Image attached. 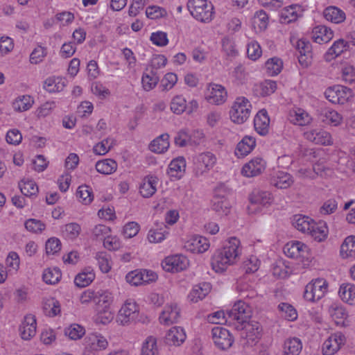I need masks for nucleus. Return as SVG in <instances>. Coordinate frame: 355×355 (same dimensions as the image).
Segmentation results:
<instances>
[{"mask_svg": "<svg viewBox=\"0 0 355 355\" xmlns=\"http://www.w3.org/2000/svg\"><path fill=\"white\" fill-rule=\"evenodd\" d=\"M241 254L240 241L231 237L222 249L216 252L212 257V268L217 272L224 271L227 266L235 263Z\"/></svg>", "mask_w": 355, "mask_h": 355, "instance_id": "nucleus-1", "label": "nucleus"}, {"mask_svg": "<svg viewBox=\"0 0 355 355\" xmlns=\"http://www.w3.org/2000/svg\"><path fill=\"white\" fill-rule=\"evenodd\" d=\"M187 6L190 14L198 21L209 23L214 17V6L207 0H189Z\"/></svg>", "mask_w": 355, "mask_h": 355, "instance_id": "nucleus-2", "label": "nucleus"}, {"mask_svg": "<svg viewBox=\"0 0 355 355\" xmlns=\"http://www.w3.org/2000/svg\"><path fill=\"white\" fill-rule=\"evenodd\" d=\"M251 108V103L245 97L236 98L230 112L232 121L238 124L243 123L249 118Z\"/></svg>", "mask_w": 355, "mask_h": 355, "instance_id": "nucleus-3", "label": "nucleus"}, {"mask_svg": "<svg viewBox=\"0 0 355 355\" xmlns=\"http://www.w3.org/2000/svg\"><path fill=\"white\" fill-rule=\"evenodd\" d=\"M217 158L211 152L207 151L198 154L194 158L193 172L196 177H202L208 173L216 165Z\"/></svg>", "mask_w": 355, "mask_h": 355, "instance_id": "nucleus-4", "label": "nucleus"}, {"mask_svg": "<svg viewBox=\"0 0 355 355\" xmlns=\"http://www.w3.org/2000/svg\"><path fill=\"white\" fill-rule=\"evenodd\" d=\"M139 315V307L134 300H125L120 309L116 317V322L123 325H128L137 320Z\"/></svg>", "mask_w": 355, "mask_h": 355, "instance_id": "nucleus-5", "label": "nucleus"}, {"mask_svg": "<svg viewBox=\"0 0 355 355\" xmlns=\"http://www.w3.org/2000/svg\"><path fill=\"white\" fill-rule=\"evenodd\" d=\"M84 355H97L100 351L105 350L109 345L107 338L99 333L88 334L85 338Z\"/></svg>", "mask_w": 355, "mask_h": 355, "instance_id": "nucleus-6", "label": "nucleus"}, {"mask_svg": "<svg viewBox=\"0 0 355 355\" xmlns=\"http://www.w3.org/2000/svg\"><path fill=\"white\" fill-rule=\"evenodd\" d=\"M328 284L322 278L315 279L309 283L304 292V297L309 302H315L324 297L327 291Z\"/></svg>", "mask_w": 355, "mask_h": 355, "instance_id": "nucleus-7", "label": "nucleus"}, {"mask_svg": "<svg viewBox=\"0 0 355 355\" xmlns=\"http://www.w3.org/2000/svg\"><path fill=\"white\" fill-rule=\"evenodd\" d=\"M252 309L249 305L241 300L236 302L232 308L227 311L229 322L236 321L239 324H243L251 317Z\"/></svg>", "mask_w": 355, "mask_h": 355, "instance_id": "nucleus-8", "label": "nucleus"}, {"mask_svg": "<svg viewBox=\"0 0 355 355\" xmlns=\"http://www.w3.org/2000/svg\"><path fill=\"white\" fill-rule=\"evenodd\" d=\"M325 97L334 104H345L352 97V91L342 85L329 87L324 92Z\"/></svg>", "mask_w": 355, "mask_h": 355, "instance_id": "nucleus-9", "label": "nucleus"}, {"mask_svg": "<svg viewBox=\"0 0 355 355\" xmlns=\"http://www.w3.org/2000/svg\"><path fill=\"white\" fill-rule=\"evenodd\" d=\"M284 252L290 258L301 259L302 261L306 259L307 263H304V265H309V248L303 243L297 241H291L284 245Z\"/></svg>", "mask_w": 355, "mask_h": 355, "instance_id": "nucleus-10", "label": "nucleus"}, {"mask_svg": "<svg viewBox=\"0 0 355 355\" xmlns=\"http://www.w3.org/2000/svg\"><path fill=\"white\" fill-rule=\"evenodd\" d=\"M346 338L341 332L331 334L322 345L324 355H333L345 343Z\"/></svg>", "mask_w": 355, "mask_h": 355, "instance_id": "nucleus-11", "label": "nucleus"}, {"mask_svg": "<svg viewBox=\"0 0 355 355\" xmlns=\"http://www.w3.org/2000/svg\"><path fill=\"white\" fill-rule=\"evenodd\" d=\"M227 97V92L223 86L214 83L209 85L205 98L209 103L221 105L226 101Z\"/></svg>", "mask_w": 355, "mask_h": 355, "instance_id": "nucleus-12", "label": "nucleus"}, {"mask_svg": "<svg viewBox=\"0 0 355 355\" xmlns=\"http://www.w3.org/2000/svg\"><path fill=\"white\" fill-rule=\"evenodd\" d=\"M212 338L215 345L221 349L230 348L233 342V337L230 331L221 327H216L211 330Z\"/></svg>", "mask_w": 355, "mask_h": 355, "instance_id": "nucleus-13", "label": "nucleus"}, {"mask_svg": "<svg viewBox=\"0 0 355 355\" xmlns=\"http://www.w3.org/2000/svg\"><path fill=\"white\" fill-rule=\"evenodd\" d=\"M266 165V162L261 157H254L243 165L241 173L247 178L259 175L264 171Z\"/></svg>", "mask_w": 355, "mask_h": 355, "instance_id": "nucleus-14", "label": "nucleus"}, {"mask_svg": "<svg viewBox=\"0 0 355 355\" xmlns=\"http://www.w3.org/2000/svg\"><path fill=\"white\" fill-rule=\"evenodd\" d=\"M304 135L307 140L315 144L331 145L333 143L331 135L322 129L307 130Z\"/></svg>", "mask_w": 355, "mask_h": 355, "instance_id": "nucleus-15", "label": "nucleus"}, {"mask_svg": "<svg viewBox=\"0 0 355 355\" xmlns=\"http://www.w3.org/2000/svg\"><path fill=\"white\" fill-rule=\"evenodd\" d=\"M188 265V260L182 255L167 257L162 263L163 268L168 272H178L184 270Z\"/></svg>", "mask_w": 355, "mask_h": 355, "instance_id": "nucleus-16", "label": "nucleus"}, {"mask_svg": "<svg viewBox=\"0 0 355 355\" xmlns=\"http://www.w3.org/2000/svg\"><path fill=\"white\" fill-rule=\"evenodd\" d=\"M36 319L33 315H27L24 317L19 327V332L21 338L24 340H30L36 334Z\"/></svg>", "mask_w": 355, "mask_h": 355, "instance_id": "nucleus-17", "label": "nucleus"}, {"mask_svg": "<svg viewBox=\"0 0 355 355\" xmlns=\"http://www.w3.org/2000/svg\"><path fill=\"white\" fill-rule=\"evenodd\" d=\"M250 206L248 207L250 213L255 211L256 208H253L257 205L265 206L271 202L272 195L268 191L254 190L250 196Z\"/></svg>", "mask_w": 355, "mask_h": 355, "instance_id": "nucleus-18", "label": "nucleus"}, {"mask_svg": "<svg viewBox=\"0 0 355 355\" xmlns=\"http://www.w3.org/2000/svg\"><path fill=\"white\" fill-rule=\"evenodd\" d=\"M270 182L278 189H285L290 187L293 184L294 180L289 173L277 171L273 172Z\"/></svg>", "mask_w": 355, "mask_h": 355, "instance_id": "nucleus-19", "label": "nucleus"}, {"mask_svg": "<svg viewBox=\"0 0 355 355\" xmlns=\"http://www.w3.org/2000/svg\"><path fill=\"white\" fill-rule=\"evenodd\" d=\"M184 329L180 327L171 328L165 336V343L171 346H180L186 339Z\"/></svg>", "mask_w": 355, "mask_h": 355, "instance_id": "nucleus-20", "label": "nucleus"}, {"mask_svg": "<svg viewBox=\"0 0 355 355\" xmlns=\"http://www.w3.org/2000/svg\"><path fill=\"white\" fill-rule=\"evenodd\" d=\"M180 318V309L176 304H170L164 307L159 320L161 324L169 325L177 322Z\"/></svg>", "mask_w": 355, "mask_h": 355, "instance_id": "nucleus-21", "label": "nucleus"}, {"mask_svg": "<svg viewBox=\"0 0 355 355\" xmlns=\"http://www.w3.org/2000/svg\"><path fill=\"white\" fill-rule=\"evenodd\" d=\"M269 124L270 119L266 110L258 112L254 119L255 130L261 135H266L268 132Z\"/></svg>", "mask_w": 355, "mask_h": 355, "instance_id": "nucleus-22", "label": "nucleus"}, {"mask_svg": "<svg viewBox=\"0 0 355 355\" xmlns=\"http://www.w3.org/2000/svg\"><path fill=\"white\" fill-rule=\"evenodd\" d=\"M186 247L193 253H202L208 250L209 243L205 237L194 236L187 242Z\"/></svg>", "mask_w": 355, "mask_h": 355, "instance_id": "nucleus-23", "label": "nucleus"}, {"mask_svg": "<svg viewBox=\"0 0 355 355\" xmlns=\"http://www.w3.org/2000/svg\"><path fill=\"white\" fill-rule=\"evenodd\" d=\"M211 209L219 216H227L230 212L231 205L223 196L215 195L211 200Z\"/></svg>", "mask_w": 355, "mask_h": 355, "instance_id": "nucleus-24", "label": "nucleus"}, {"mask_svg": "<svg viewBox=\"0 0 355 355\" xmlns=\"http://www.w3.org/2000/svg\"><path fill=\"white\" fill-rule=\"evenodd\" d=\"M334 37L333 31L325 26H317L312 31L313 40L318 44L327 43Z\"/></svg>", "mask_w": 355, "mask_h": 355, "instance_id": "nucleus-25", "label": "nucleus"}, {"mask_svg": "<svg viewBox=\"0 0 355 355\" xmlns=\"http://www.w3.org/2000/svg\"><path fill=\"white\" fill-rule=\"evenodd\" d=\"M348 49V43L343 39L335 41L333 45L328 49L324 55L327 62H331L332 60L340 55Z\"/></svg>", "mask_w": 355, "mask_h": 355, "instance_id": "nucleus-26", "label": "nucleus"}, {"mask_svg": "<svg viewBox=\"0 0 355 355\" xmlns=\"http://www.w3.org/2000/svg\"><path fill=\"white\" fill-rule=\"evenodd\" d=\"M256 145L255 139L251 136H245L237 144L235 154L238 157L248 155Z\"/></svg>", "mask_w": 355, "mask_h": 355, "instance_id": "nucleus-27", "label": "nucleus"}, {"mask_svg": "<svg viewBox=\"0 0 355 355\" xmlns=\"http://www.w3.org/2000/svg\"><path fill=\"white\" fill-rule=\"evenodd\" d=\"M185 169V159L183 157H178L171 162L168 166V173L171 177L180 179L183 176Z\"/></svg>", "mask_w": 355, "mask_h": 355, "instance_id": "nucleus-28", "label": "nucleus"}, {"mask_svg": "<svg viewBox=\"0 0 355 355\" xmlns=\"http://www.w3.org/2000/svg\"><path fill=\"white\" fill-rule=\"evenodd\" d=\"M158 179L155 176L146 177L140 186V193L144 198L151 197L157 191Z\"/></svg>", "mask_w": 355, "mask_h": 355, "instance_id": "nucleus-29", "label": "nucleus"}, {"mask_svg": "<svg viewBox=\"0 0 355 355\" xmlns=\"http://www.w3.org/2000/svg\"><path fill=\"white\" fill-rule=\"evenodd\" d=\"M211 284L207 282H203L196 285L189 295V298L192 302H198L202 300L210 292Z\"/></svg>", "mask_w": 355, "mask_h": 355, "instance_id": "nucleus-30", "label": "nucleus"}, {"mask_svg": "<svg viewBox=\"0 0 355 355\" xmlns=\"http://www.w3.org/2000/svg\"><path fill=\"white\" fill-rule=\"evenodd\" d=\"M307 234H310L314 240L318 242L324 241L328 234L326 223L323 221H320L318 223L313 222Z\"/></svg>", "mask_w": 355, "mask_h": 355, "instance_id": "nucleus-31", "label": "nucleus"}, {"mask_svg": "<svg viewBox=\"0 0 355 355\" xmlns=\"http://www.w3.org/2000/svg\"><path fill=\"white\" fill-rule=\"evenodd\" d=\"M320 119L322 122L334 126L338 125L343 120L342 116L338 112L330 108L322 110Z\"/></svg>", "mask_w": 355, "mask_h": 355, "instance_id": "nucleus-32", "label": "nucleus"}, {"mask_svg": "<svg viewBox=\"0 0 355 355\" xmlns=\"http://www.w3.org/2000/svg\"><path fill=\"white\" fill-rule=\"evenodd\" d=\"M302 349V344L298 338H290L284 341L283 345L284 355H299Z\"/></svg>", "mask_w": 355, "mask_h": 355, "instance_id": "nucleus-33", "label": "nucleus"}, {"mask_svg": "<svg viewBox=\"0 0 355 355\" xmlns=\"http://www.w3.org/2000/svg\"><path fill=\"white\" fill-rule=\"evenodd\" d=\"M169 135L164 133L153 140L150 144L149 148L155 153H163L167 150L169 147Z\"/></svg>", "mask_w": 355, "mask_h": 355, "instance_id": "nucleus-34", "label": "nucleus"}, {"mask_svg": "<svg viewBox=\"0 0 355 355\" xmlns=\"http://www.w3.org/2000/svg\"><path fill=\"white\" fill-rule=\"evenodd\" d=\"M94 278L95 273L94 270L90 267H87L76 276L74 283L78 287H85L89 285Z\"/></svg>", "mask_w": 355, "mask_h": 355, "instance_id": "nucleus-35", "label": "nucleus"}, {"mask_svg": "<svg viewBox=\"0 0 355 355\" xmlns=\"http://www.w3.org/2000/svg\"><path fill=\"white\" fill-rule=\"evenodd\" d=\"M66 80L62 77H50L44 84V88L50 93L59 92L65 87Z\"/></svg>", "mask_w": 355, "mask_h": 355, "instance_id": "nucleus-36", "label": "nucleus"}, {"mask_svg": "<svg viewBox=\"0 0 355 355\" xmlns=\"http://www.w3.org/2000/svg\"><path fill=\"white\" fill-rule=\"evenodd\" d=\"M289 120L294 124L305 125L309 123L311 117L304 110L297 108L290 112Z\"/></svg>", "mask_w": 355, "mask_h": 355, "instance_id": "nucleus-37", "label": "nucleus"}, {"mask_svg": "<svg viewBox=\"0 0 355 355\" xmlns=\"http://www.w3.org/2000/svg\"><path fill=\"white\" fill-rule=\"evenodd\" d=\"M340 252L343 259L355 258V236H349L344 240Z\"/></svg>", "mask_w": 355, "mask_h": 355, "instance_id": "nucleus-38", "label": "nucleus"}, {"mask_svg": "<svg viewBox=\"0 0 355 355\" xmlns=\"http://www.w3.org/2000/svg\"><path fill=\"white\" fill-rule=\"evenodd\" d=\"M324 18L335 24L343 22L345 19V14L340 9L335 6L327 8L323 12Z\"/></svg>", "mask_w": 355, "mask_h": 355, "instance_id": "nucleus-39", "label": "nucleus"}, {"mask_svg": "<svg viewBox=\"0 0 355 355\" xmlns=\"http://www.w3.org/2000/svg\"><path fill=\"white\" fill-rule=\"evenodd\" d=\"M338 293L343 301L350 304H355V285L350 283L343 284Z\"/></svg>", "mask_w": 355, "mask_h": 355, "instance_id": "nucleus-40", "label": "nucleus"}, {"mask_svg": "<svg viewBox=\"0 0 355 355\" xmlns=\"http://www.w3.org/2000/svg\"><path fill=\"white\" fill-rule=\"evenodd\" d=\"M117 163L112 159H105L98 161L96 164V171L102 174L109 175L117 169Z\"/></svg>", "mask_w": 355, "mask_h": 355, "instance_id": "nucleus-41", "label": "nucleus"}, {"mask_svg": "<svg viewBox=\"0 0 355 355\" xmlns=\"http://www.w3.org/2000/svg\"><path fill=\"white\" fill-rule=\"evenodd\" d=\"M241 325L243 326L242 329L245 330V338L248 342L250 340L253 343L259 338L261 329L258 322L250 323L246 322Z\"/></svg>", "mask_w": 355, "mask_h": 355, "instance_id": "nucleus-42", "label": "nucleus"}, {"mask_svg": "<svg viewBox=\"0 0 355 355\" xmlns=\"http://www.w3.org/2000/svg\"><path fill=\"white\" fill-rule=\"evenodd\" d=\"M313 222L307 216L295 215L293 220V225L297 230L307 234Z\"/></svg>", "mask_w": 355, "mask_h": 355, "instance_id": "nucleus-43", "label": "nucleus"}, {"mask_svg": "<svg viewBox=\"0 0 355 355\" xmlns=\"http://www.w3.org/2000/svg\"><path fill=\"white\" fill-rule=\"evenodd\" d=\"M81 232L80 225L76 223H71L62 227V234L64 238L69 240L76 239Z\"/></svg>", "mask_w": 355, "mask_h": 355, "instance_id": "nucleus-44", "label": "nucleus"}, {"mask_svg": "<svg viewBox=\"0 0 355 355\" xmlns=\"http://www.w3.org/2000/svg\"><path fill=\"white\" fill-rule=\"evenodd\" d=\"M21 192L25 196H36L38 193V187L35 182L31 180H21L19 183Z\"/></svg>", "mask_w": 355, "mask_h": 355, "instance_id": "nucleus-45", "label": "nucleus"}, {"mask_svg": "<svg viewBox=\"0 0 355 355\" xmlns=\"http://www.w3.org/2000/svg\"><path fill=\"white\" fill-rule=\"evenodd\" d=\"M43 310L45 315L54 317L60 313V304L55 299L49 298L44 302Z\"/></svg>", "mask_w": 355, "mask_h": 355, "instance_id": "nucleus-46", "label": "nucleus"}, {"mask_svg": "<svg viewBox=\"0 0 355 355\" xmlns=\"http://www.w3.org/2000/svg\"><path fill=\"white\" fill-rule=\"evenodd\" d=\"M159 80V78L154 70H151L149 73H144L141 78L143 88L150 91L157 85Z\"/></svg>", "mask_w": 355, "mask_h": 355, "instance_id": "nucleus-47", "label": "nucleus"}, {"mask_svg": "<svg viewBox=\"0 0 355 355\" xmlns=\"http://www.w3.org/2000/svg\"><path fill=\"white\" fill-rule=\"evenodd\" d=\"M113 302L112 294L107 291H98L96 293L95 302L97 304V308H110Z\"/></svg>", "mask_w": 355, "mask_h": 355, "instance_id": "nucleus-48", "label": "nucleus"}, {"mask_svg": "<svg viewBox=\"0 0 355 355\" xmlns=\"http://www.w3.org/2000/svg\"><path fill=\"white\" fill-rule=\"evenodd\" d=\"M114 144L115 140L113 138L107 137L96 144L93 147V151L96 155H104L110 151Z\"/></svg>", "mask_w": 355, "mask_h": 355, "instance_id": "nucleus-49", "label": "nucleus"}, {"mask_svg": "<svg viewBox=\"0 0 355 355\" xmlns=\"http://www.w3.org/2000/svg\"><path fill=\"white\" fill-rule=\"evenodd\" d=\"M114 318V313L110 308H97V314L95 317L96 324H107Z\"/></svg>", "mask_w": 355, "mask_h": 355, "instance_id": "nucleus-50", "label": "nucleus"}, {"mask_svg": "<svg viewBox=\"0 0 355 355\" xmlns=\"http://www.w3.org/2000/svg\"><path fill=\"white\" fill-rule=\"evenodd\" d=\"M33 103V99L28 95L17 98L12 103L15 110L24 112L29 110Z\"/></svg>", "mask_w": 355, "mask_h": 355, "instance_id": "nucleus-51", "label": "nucleus"}, {"mask_svg": "<svg viewBox=\"0 0 355 355\" xmlns=\"http://www.w3.org/2000/svg\"><path fill=\"white\" fill-rule=\"evenodd\" d=\"M62 274L60 270L57 268H47L44 270L42 278L48 284H55L61 279Z\"/></svg>", "mask_w": 355, "mask_h": 355, "instance_id": "nucleus-52", "label": "nucleus"}, {"mask_svg": "<svg viewBox=\"0 0 355 355\" xmlns=\"http://www.w3.org/2000/svg\"><path fill=\"white\" fill-rule=\"evenodd\" d=\"M277 89L276 82L270 80H265L257 86L256 90L262 96H269Z\"/></svg>", "mask_w": 355, "mask_h": 355, "instance_id": "nucleus-53", "label": "nucleus"}, {"mask_svg": "<svg viewBox=\"0 0 355 355\" xmlns=\"http://www.w3.org/2000/svg\"><path fill=\"white\" fill-rule=\"evenodd\" d=\"M64 334L71 340H78L85 335V330L83 327L73 324L65 329Z\"/></svg>", "mask_w": 355, "mask_h": 355, "instance_id": "nucleus-54", "label": "nucleus"}, {"mask_svg": "<svg viewBox=\"0 0 355 355\" xmlns=\"http://www.w3.org/2000/svg\"><path fill=\"white\" fill-rule=\"evenodd\" d=\"M187 107V101L182 96H176L172 99L171 103V110L173 113L180 114L186 111Z\"/></svg>", "mask_w": 355, "mask_h": 355, "instance_id": "nucleus-55", "label": "nucleus"}, {"mask_svg": "<svg viewBox=\"0 0 355 355\" xmlns=\"http://www.w3.org/2000/svg\"><path fill=\"white\" fill-rule=\"evenodd\" d=\"M278 309L282 312V316L289 321H293L297 318L296 310L289 304L281 303Z\"/></svg>", "mask_w": 355, "mask_h": 355, "instance_id": "nucleus-56", "label": "nucleus"}, {"mask_svg": "<svg viewBox=\"0 0 355 355\" xmlns=\"http://www.w3.org/2000/svg\"><path fill=\"white\" fill-rule=\"evenodd\" d=\"M157 341L152 336L148 337L143 344L141 355H157Z\"/></svg>", "mask_w": 355, "mask_h": 355, "instance_id": "nucleus-57", "label": "nucleus"}, {"mask_svg": "<svg viewBox=\"0 0 355 355\" xmlns=\"http://www.w3.org/2000/svg\"><path fill=\"white\" fill-rule=\"evenodd\" d=\"M76 196L85 205H88L93 200L92 189L87 185L80 186L77 189Z\"/></svg>", "mask_w": 355, "mask_h": 355, "instance_id": "nucleus-58", "label": "nucleus"}, {"mask_svg": "<svg viewBox=\"0 0 355 355\" xmlns=\"http://www.w3.org/2000/svg\"><path fill=\"white\" fill-rule=\"evenodd\" d=\"M268 24V17L266 12L263 10H259L254 13L253 18L254 26H257L259 31H263L266 28Z\"/></svg>", "mask_w": 355, "mask_h": 355, "instance_id": "nucleus-59", "label": "nucleus"}, {"mask_svg": "<svg viewBox=\"0 0 355 355\" xmlns=\"http://www.w3.org/2000/svg\"><path fill=\"white\" fill-rule=\"evenodd\" d=\"M265 65L268 73L271 76H275L280 73L283 64L280 59L272 58L269 59Z\"/></svg>", "mask_w": 355, "mask_h": 355, "instance_id": "nucleus-60", "label": "nucleus"}, {"mask_svg": "<svg viewBox=\"0 0 355 355\" xmlns=\"http://www.w3.org/2000/svg\"><path fill=\"white\" fill-rule=\"evenodd\" d=\"M26 229L33 233H41L45 229V225L40 220L30 218L25 222Z\"/></svg>", "mask_w": 355, "mask_h": 355, "instance_id": "nucleus-61", "label": "nucleus"}, {"mask_svg": "<svg viewBox=\"0 0 355 355\" xmlns=\"http://www.w3.org/2000/svg\"><path fill=\"white\" fill-rule=\"evenodd\" d=\"M262 51L260 45L256 41L248 44L247 54L252 60H257L261 55Z\"/></svg>", "mask_w": 355, "mask_h": 355, "instance_id": "nucleus-62", "label": "nucleus"}, {"mask_svg": "<svg viewBox=\"0 0 355 355\" xmlns=\"http://www.w3.org/2000/svg\"><path fill=\"white\" fill-rule=\"evenodd\" d=\"M168 232L162 228L160 229H151L148 234V239L150 243H159L166 239Z\"/></svg>", "mask_w": 355, "mask_h": 355, "instance_id": "nucleus-63", "label": "nucleus"}, {"mask_svg": "<svg viewBox=\"0 0 355 355\" xmlns=\"http://www.w3.org/2000/svg\"><path fill=\"white\" fill-rule=\"evenodd\" d=\"M146 14L147 17L156 19L166 17L167 12L164 8L157 6H152L146 8Z\"/></svg>", "mask_w": 355, "mask_h": 355, "instance_id": "nucleus-64", "label": "nucleus"}]
</instances>
